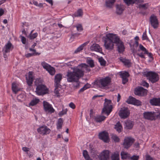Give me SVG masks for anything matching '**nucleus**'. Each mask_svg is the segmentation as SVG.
I'll return each mask as SVG.
<instances>
[{"label": "nucleus", "instance_id": "1", "mask_svg": "<svg viewBox=\"0 0 160 160\" xmlns=\"http://www.w3.org/2000/svg\"><path fill=\"white\" fill-rule=\"evenodd\" d=\"M71 68L75 73L76 74L75 75V77L78 78L83 77L85 71L89 72L91 70L89 66L84 63H82L77 67L72 68Z\"/></svg>", "mask_w": 160, "mask_h": 160}, {"label": "nucleus", "instance_id": "2", "mask_svg": "<svg viewBox=\"0 0 160 160\" xmlns=\"http://www.w3.org/2000/svg\"><path fill=\"white\" fill-rule=\"evenodd\" d=\"M116 37V34L109 33L106 35L104 44L106 49L112 50L113 49L114 43V41H115Z\"/></svg>", "mask_w": 160, "mask_h": 160}, {"label": "nucleus", "instance_id": "3", "mask_svg": "<svg viewBox=\"0 0 160 160\" xmlns=\"http://www.w3.org/2000/svg\"><path fill=\"white\" fill-rule=\"evenodd\" d=\"M75 74L74 72L68 71L67 72L66 74L67 81L69 82H75L73 84V87L76 89L78 88L79 87L80 82L79 81V79L82 77L79 78L75 77Z\"/></svg>", "mask_w": 160, "mask_h": 160}, {"label": "nucleus", "instance_id": "4", "mask_svg": "<svg viewBox=\"0 0 160 160\" xmlns=\"http://www.w3.org/2000/svg\"><path fill=\"white\" fill-rule=\"evenodd\" d=\"M41 82L40 79L37 78L35 82V85L37 86L36 92L39 95H42L48 93V90L46 86L39 84Z\"/></svg>", "mask_w": 160, "mask_h": 160}, {"label": "nucleus", "instance_id": "5", "mask_svg": "<svg viewBox=\"0 0 160 160\" xmlns=\"http://www.w3.org/2000/svg\"><path fill=\"white\" fill-rule=\"evenodd\" d=\"M111 81V78L109 77H106L96 81L94 83L98 87L103 88L110 85Z\"/></svg>", "mask_w": 160, "mask_h": 160}, {"label": "nucleus", "instance_id": "6", "mask_svg": "<svg viewBox=\"0 0 160 160\" xmlns=\"http://www.w3.org/2000/svg\"><path fill=\"white\" fill-rule=\"evenodd\" d=\"M112 102L111 100L107 99L106 98L105 99V102L104 107L102 110V113H105L108 115L109 113L112 111V106L111 105Z\"/></svg>", "mask_w": 160, "mask_h": 160}, {"label": "nucleus", "instance_id": "7", "mask_svg": "<svg viewBox=\"0 0 160 160\" xmlns=\"http://www.w3.org/2000/svg\"><path fill=\"white\" fill-rule=\"evenodd\" d=\"M114 43L116 44L117 50L118 53H122L125 50L124 43L117 35L115 41H114Z\"/></svg>", "mask_w": 160, "mask_h": 160}, {"label": "nucleus", "instance_id": "8", "mask_svg": "<svg viewBox=\"0 0 160 160\" xmlns=\"http://www.w3.org/2000/svg\"><path fill=\"white\" fill-rule=\"evenodd\" d=\"M146 76L149 81L153 83L158 81L159 79L158 75L154 72H149L147 73Z\"/></svg>", "mask_w": 160, "mask_h": 160}, {"label": "nucleus", "instance_id": "9", "mask_svg": "<svg viewBox=\"0 0 160 160\" xmlns=\"http://www.w3.org/2000/svg\"><path fill=\"white\" fill-rule=\"evenodd\" d=\"M134 141V139L130 137L125 138L123 143V147L124 148L127 149L129 148L132 145Z\"/></svg>", "mask_w": 160, "mask_h": 160}, {"label": "nucleus", "instance_id": "10", "mask_svg": "<svg viewBox=\"0 0 160 160\" xmlns=\"http://www.w3.org/2000/svg\"><path fill=\"white\" fill-rule=\"evenodd\" d=\"M118 114L121 118L125 119L129 116L130 111L127 108L124 107L121 108Z\"/></svg>", "mask_w": 160, "mask_h": 160}, {"label": "nucleus", "instance_id": "11", "mask_svg": "<svg viewBox=\"0 0 160 160\" xmlns=\"http://www.w3.org/2000/svg\"><path fill=\"white\" fill-rule=\"evenodd\" d=\"M156 116V113L154 112H146L143 113V117L145 119L151 120H154Z\"/></svg>", "mask_w": 160, "mask_h": 160}, {"label": "nucleus", "instance_id": "12", "mask_svg": "<svg viewBox=\"0 0 160 160\" xmlns=\"http://www.w3.org/2000/svg\"><path fill=\"white\" fill-rule=\"evenodd\" d=\"M43 106L44 110L46 112H47L50 113H52L54 112L55 110L52 107V105L48 102L44 101L43 102Z\"/></svg>", "mask_w": 160, "mask_h": 160}, {"label": "nucleus", "instance_id": "13", "mask_svg": "<svg viewBox=\"0 0 160 160\" xmlns=\"http://www.w3.org/2000/svg\"><path fill=\"white\" fill-rule=\"evenodd\" d=\"M147 90L143 88L140 87L135 88L134 94L139 96H144L147 94Z\"/></svg>", "mask_w": 160, "mask_h": 160}, {"label": "nucleus", "instance_id": "14", "mask_svg": "<svg viewBox=\"0 0 160 160\" xmlns=\"http://www.w3.org/2000/svg\"><path fill=\"white\" fill-rule=\"evenodd\" d=\"M110 151L108 150H104L99 155L100 160H110Z\"/></svg>", "mask_w": 160, "mask_h": 160}, {"label": "nucleus", "instance_id": "15", "mask_svg": "<svg viewBox=\"0 0 160 160\" xmlns=\"http://www.w3.org/2000/svg\"><path fill=\"white\" fill-rule=\"evenodd\" d=\"M150 21L151 26L155 29L157 28L158 27L159 23L157 17L152 15L150 18Z\"/></svg>", "mask_w": 160, "mask_h": 160}, {"label": "nucleus", "instance_id": "16", "mask_svg": "<svg viewBox=\"0 0 160 160\" xmlns=\"http://www.w3.org/2000/svg\"><path fill=\"white\" fill-rule=\"evenodd\" d=\"M37 131L40 134L45 135L49 134L51 130L46 126H42L37 129Z\"/></svg>", "mask_w": 160, "mask_h": 160}, {"label": "nucleus", "instance_id": "17", "mask_svg": "<svg viewBox=\"0 0 160 160\" xmlns=\"http://www.w3.org/2000/svg\"><path fill=\"white\" fill-rule=\"evenodd\" d=\"M128 104H133L137 106H139L141 105V102L138 100L130 96L126 101Z\"/></svg>", "mask_w": 160, "mask_h": 160}, {"label": "nucleus", "instance_id": "18", "mask_svg": "<svg viewBox=\"0 0 160 160\" xmlns=\"http://www.w3.org/2000/svg\"><path fill=\"white\" fill-rule=\"evenodd\" d=\"M99 138L100 139L105 142H107L108 139V134L106 131H103L99 134Z\"/></svg>", "mask_w": 160, "mask_h": 160}, {"label": "nucleus", "instance_id": "19", "mask_svg": "<svg viewBox=\"0 0 160 160\" xmlns=\"http://www.w3.org/2000/svg\"><path fill=\"white\" fill-rule=\"evenodd\" d=\"M90 49L91 51H95L100 53H102V50L100 46L98 44L94 43L91 45Z\"/></svg>", "mask_w": 160, "mask_h": 160}, {"label": "nucleus", "instance_id": "20", "mask_svg": "<svg viewBox=\"0 0 160 160\" xmlns=\"http://www.w3.org/2000/svg\"><path fill=\"white\" fill-rule=\"evenodd\" d=\"M62 78V75L60 74H57L55 76V85L56 87H60V81Z\"/></svg>", "mask_w": 160, "mask_h": 160}, {"label": "nucleus", "instance_id": "21", "mask_svg": "<svg viewBox=\"0 0 160 160\" xmlns=\"http://www.w3.org/2000/svg\"><path fill=\"white\" fill-rule=\"evenodd\" d=\"M149 102L152 105L160 106V98H153L150 100Z\"/></svg>", "mask_w": 160, "mask_h": 160}, {"label": "nucleus", "instance_id": "22", "mask_svg": "<svg viewBox=\"0 0 160 160\" xmlns=\"http://www.w3.org/2000/svg\"><path fill=\"white\" fill-rule=\"evenodd\" d=\"M27 82L28 85L29 86H31L32 83L33 81V78L32 77V72H28V76L26 77Z\"/></svg>", "mask_w": 160, "mask_h": 160}, {"label": "nucleus", "instance_id": "23", "mask_svg": "<svg viewBox=\"0 0 160 160\" xmlns=\"http://www.w3.org/2000/svg\"><path fill=\"white\" fill-rule=\"evenodd\" d=\"M125 124L127 129H131L133 127L134 122L131 120H126L125 121Z\"/></svg>", "mask_w": 160, "mask_h": 160}, {"label": "nucleus", "instance_id": "24", "mask_svg": "<svg viewBox=\"0 0 160 160\" xmlns=\"http://www.w3.org/2000/svg\"><path fill=\"white\" fill-rule=\"evenodd\" d=\"M124 9V6L122 5H116V12L118 14H121Z\"/></svg>", "mask_w": 160, "mask_h": 160}, {"label": "nucleus", "instance_id": "25", "mask_svg": "<svg viewBox=\"0 0 160 160\" xmlns=\"http://www.w3.org/2000/svg\"><path fill=\"white\" fill-rule=\"evenodd\" d=\"M119 59L120 61L122 62L125 66H127L128 67L131 66V62L129 60L123 58L122 57H120Z\"/></svg>", "mask_w": 160, "mask_h": 160}, {"label": "nucleus", "instance_id": "26", "mask_svg": "<svg viewBox=\"0 0 160 160\" xmlns=\"http://www.w3.org/2000/svg\"><path fill=\"white\" fill-rule=\"evenodd\" d=\"M121 158L122 159L129 158L130 157V154L124 151L121 152Z\"/></svg>", "mask_w": 160, "mask_h": 160}, {"label": "nucleus", "instance_id": "27", "mask_svg": "<svg viewBox=\"0 0 160 160\" xmlns=\"http://www.w3.org/2000/svg\"><path fill=\"white\" fill-rule=\"evenodd\" d=\"M111 158L112 160H119V153L118 152H114L112 155Z\"/></svg>", "mask_w": 160, "mask_h": 160}, {"label": "nucleus", "instance_id": "28", "mask_svg": "<svg viewBox=\"0 0 160 160\" xmlns=\"http://www.w3.org/2000/svg\"><path fill=\"white\" fill-rule=\"evenodd\" d=\"M106 117L104 116L97 115L94 118L95 121L97 122H101L104 120Z\"/></svg>", "mask_w": 160, "mask_h": 160}, {"label": "nucleus", "instance_id": "29", "mask_svg": "<svg viewBox=\"0 0 160 160\" xmlns=\"http://www.w3.org/2000/svg\"><path fill=\"white\" fill-rule=\"evenodd\" d=\"M115 128L118 132H121L122 127L119 122H118L115 125Z\"/></svg>", "mask_w": 160, "mask_h": 160}, {"label": "nucleus", "instance_id": "30", "mask_svg": "<svg viewBox=\"0 0 160 160\" xmlns=\"http://www.w3.org/2000/svg\"><path fill=\"white\" fill-rule=\"evenodd\" d=\"M63 123V120L62 118H59L57 124V129H60L62 128V125Z\"/></svg>", "mask_w": 160, "mask_h": 160}, {"label": "nucleus", "instance_id": "31", "mask_svg": "<svg viewBox=\"0 0 160 160\" xmlns=\"http://www.w3.org/2000/svg\"><path fill=\"white\" fill-rule=\"evenodd\" d=\"M115 0H108L106 2V5L107 7H111L113 5Z\"/></svg>", "mask_w": 160, "mask_h": 160}, {"label": "nucleus", "instance_id": "32", "mask_svg": "<svg viewBox=\"0 0 160 160\" xmlns=\"http://www.w3.org/2000/svg\"><path fill=\"white\" fill-rule=\"evenodd\" d=\"M12 44L10 42H8V43L5 45L3 49L10 52V49L12 47Z\"/></svg>", "mask_w": 160, "mask_h": 160}, {"label": "nucleus", "instance_id": "33", "mask_svg": "<svg viewBox=\"0 0 160 160\" xmlns=\"http://www.w3.org/2000/svg\"><path fill=\"white\" fill-rule=\"evenodd\" d=\"M12 88L13 92L15 93H16L19 90L16 84L15 83H12Z\"/></svg>", "mask_w": 160, "mask_h": 160}, {"label": "nucleus", "instance_id": "34", "mask_svg": "<svg viewBox=\"0 0 160 160\" xmlns=\"http://www.w3.org/2000/svg\"><path fill=\"white\" fill-rule=\"evenodd\" d=\"M39 101L38 99L35 98L32 99L30 102L29 105L30 106H33L37 104Z\"/></svg>", "mask_w": 160, "mask_h": 160}, {"label": "nucleus", "instance_id": "35", "mask_svg": "<svg viewBox=\"0 0 160 160\" xmlns=\"http://www.w3.org/2000/svg\"><path fill=\"white\" fill-rule=\"evenodd\" d=\"M33 32V30H32L31 32L29 35L28 37V38H29L30 39H33L35 38L38 36V33L36 32L33 34H32Z\"/></svg>", "mask_w": 160, "mask_h": 160}, {"label": "nucleus", "instance_id": "36", "mask_svg": "<svg viewBox=\"0 0 160 160\" xmlns=\"http://www.w3.org/2000/svg\"><path fill=\"white\" fill-rule=\"evenodd\" d=\"M49 73L52 75H53L55 73V70L54 68L50 66L49 68L47 70Z\"/></svg>", "mask_w": 160, "mask_h": 160}, {"label": "nucleus", "instance_id": "37", "mask_svg": "<svg viewBox=\"0 0 160 160\" xmlns=\"http://www.w3.org/2000/svg\"><path fill=\"white\" fill-rule=\"evenodd\" d=\"M120 75L122 79L128 78L129 76V74L128 72H124L121 73Z\"/></svg>", "mask_w": 160, "mask_h": 160}, {"label": "nucleus", "instance_id": "38", "mask_svg": "<svg viewBox=\"0 0 160 160\" xmlns=\"http://www.w3.org/2000/svg\"><path fill=\"white\" fill-rule=\"evenodd\" d=\"M98 59L101 65L102 66H104L105 65L106 62L102 57H101L100 58H99Z\"/></svg>", "mask_w": 160, "mask_h": 160}, {"label": "nucleus", "instance_id": "39", "mask_svg": "<svg viewBox=\"0 0 160 160\" xmlns=\"http://www.w3.org/2000/svg\"><path fill=\"white\" fill-rule=\"evenodd\" d=\"M73 28H76L78 31L81 32L83 30V28L81 24H78L76 26H73Z\"/></svg>", "mask_w": 160, "mask_h": 160}, {"label": "nucleus", "instance_id": "40", "mask_svg": "<svg viewBox=\"0 0 160 160\" xmlns=\"http://www.w3.org/2000/svg\"><path fill=\"white\" fill-rule=\"evenodd\" d=\"M83 15V12L82 10L79 9L78 10L75 15V16L77 17L82 16Z\"/></svg>", "mask_w": 160, "mask_h": 160}, {"label": "nucleus", "instance_id": "41", "mask_svg": "<svg viewBox=\"0 0 160 160\" xmlns=\"http://www.w3.org/2000/svg\"><path fill=\"white\" fill-rule=\"evenodd\" d=\"M83 156L86 160L87 159H89L90 158V157L88 154V153L86 150H84L83 151Z\"/></svg>", "mask_w": 160, "mask_h": 160}, {"label": "nucleus", "instance_id": "42", "mask_svg": "<svg viewBox=\"0 0 160 160\" xmlns=\"http://www.w3.org/2000/svg\"><path fill=\"white\" fill-rule=\"evenodd\" d=\"M87 63L89 65L91 68H93L94 67V62L92 59H89L87 60Z\"/></svg>", "mask_w": 160, "mask_h": 160}, {"label": "nucleus", "instance_id": "43", "mask_svg": "<svg viewBox=\"0 0 160 160\" xmlns=\"http://www.w3.org/2000/svg\"><path fill=\"white\" fill-rule=\"evenodd\" d=\"M124 2L128 6L134 3L133 0H123Z\"/></svg>", "mask_w": 160, "mask_h": 160}, {"label": "nucleus", "instance_id": "44", "mask_svg": "<svg viewBox=\"0 0 160 160\" xmlns=\"http://www.w3.org/2000/svg\"><path fill=\"white\" fill-rule=\"evenodd\" d=\"M89 85L88 84H85L82 88L80 89L79 91V93H80L83 92L85 90L89 88Z\"/></svg>", "mask_w": 160, "mask_h": 160}, {"label": "nucleus", "instance_id": "45", "mask_svg": "<svg viewBox=\"0 0 160 160\" xmlns=\"http://www.w3.org/2000/svg\"><path fill=\"white\" fill-rule=\"evenodd\" d=\"M67 109H63L62 111L59 112L58 113V115L59 116L61 117L62 115L66 114L67 113Z\"/></svg>", "mask_w": 160, "mask_h": 160}, {"label": "nucleus", "instance_id": "46", "mask_svg": "<svg viewBox=\"0 0 160 160\" xmlns=\"http://www.w3.org/2000/svg\"><path fill=\"white\" fill-rule=\"evenodd\" d=\"M41 64L42 66L46 70L49 68V67L50 66V65L47 63L45 62H43Z\"/></svg>", "mask_w": 160, "mask_h": 160}, {"label": "nucleus", "instance_id": "47", "mask_svg": "<svg viewBox=\"0 0 160 160\" xmlns=\"http://www.w3.org/2000/svg\"><path fill=\"white\" fill-rule=\"evenodd\" d=\"M3 53L4 58H6L9 55V51H7L6 50L2 49Z\"/></svg>", "mask_w": 160, "mask_h": 160}, {"label": "nucleus", "instance_id": "48", "mask_svg": "<svg viewBox=\"0 0 160 160\" xmlns=\"http://www.w3.org/2000/svg\"><path fill=\"white\" fill-rule=\"evenodd\" d=\"M139 48L141 50L144 52V54L147 52L146 49L141 44L139 45Z\"/></svg>", "mask_w": 160, "mask_h": 160}, {"label": "nucleus", "instance_id": "49", "mask_svg": "<svg viewBox=\"0 0 160 160\" xmlns=\"http://www.w3.org/2000/svg\"><path fill=\"white\" fill-rule=\"evenodd\" d=\"M142 39L143 40H147L148 39V38L146 34V31H145L143 33L142 36Z\"/></svg>", "mask_w": 160, "mask_h": 160}, {"label": "nucleus", "instance_id": "50", "mask_svg": "<svg viewBox=\"0 0 160 160\" xmlns=\"http://www.w3.org/2000/svg\"><path fill=\"white\" fill-rule=\"evenodd\" d=\"M112 138L115 142H119V139L118 137L116 135H113L112 136Z\"/></svg>", "mask_w": 160, "mask_h": 160}, {"label": "nucleus", "instance_id": "51", "mask_svg": "<svg viewBox=\"0 0 160 160\" xmlns=\"http://www.w3.org/2000/svg\"><path fill=\"white\" fill-rule=\"evenodd\" d=\"M147 4H139L138 5V7L140 8H142L146 9L147 8Z\"/></svg>", "mask_w": 160, "mask_h": 160}, {"label": "nucleus", "instance_id": "52", "mask_svg": "<svg viewBox=\"0 0 160 160\" xmlns=\"http://www.w3.org/2000/svg\"><path fill=\"white\" fill-rule=\"evenodd\" d=\"M141 85L147 88L149 87L148 83L144 81H142L141 82Z\"/></svg>", "mask_w": 160, "mask_h": 160}, {"label": "nucleus", "instance_id": "53", "mask_svg": "<svg viewBox=\"0 0 160 160\" xmlns=\"http://www.w3.org/2000/svg\"><path fill=\"white\" fill-rule=\"evenodd\" d=\"M83 49V48H82V46H80L78 47L76 50L74 51V53H77L78 52H80Z\"/></svg>", "mask_w": 160, "mask_h": 160}, {"label": "nucleus", "instance_id": "54", "mask_svg": "<svg viewBox=\"0 0 160 160\" xmlns=\"http://www.w3.org/2000/svg\"><path fill=\"white\" fill-rule=\"evenodd\" d=\"M138 156L133 155L132 157H131V159L133 160H138L139 159Z\"/></svg>", "mask_w": 160, "mask_h": 160}, {"label": "nucleus", "instance_id": "55", "mask_svg": "<svg viewBox=\"0 0 160 160\" xmlns=\"http://www.w3.org/2000/svg\"><path fill=\"white\" fill-rule=\"evenodd\" d=\"M80 35V33H72L71 35V38H74L75 37H78Z\"/></svg>", "mask_w": 160, "mask_h": 160}, {"label": "nucleus", "instance_id": "56", "mask_svg": "<svg viewBox=\"0 0 160 160\" xmlns=\"http://www.w3.org/2000/svg\"><path fill=\"white\" fill-rule=\"evenodd\" d=\"M69 106L71 108L73 109H74L76 107V106L74 104L73 102H71L69 104Z\"/></svg>", "mask_w": 160, "mask_h": 160}, {"label": "nucleus", "instance_id": "57", "mask_svg": "<svg viewBox=\"0 0 160 160\" xmlns=\"http://www.w3.org/2000/svg\"><path fill=\"white\" fill-rule=\"evenodd\" d=\"M21 41L23 44H25L26 42V38L23 36H21Z\"/></svg>", "mask_w": 160, "mask_h": 160}, {"label": "nucleus", "instance_id": "58", "mask_svg": "<svg viewBox=\"0 0 160 160\" xmlns=\"http://www.w3.org/2000/svg\"><path fill=\"white\" fill-rule=\"evenodd\" d=\"M134 2V3L138 4L139 3H141L143 2V0H133Z\"/></svg>", "mask_w": 160, "mask_h": 160}, {"label": "nucleus", "instance_id": "59", "mask_svg": "<svg viewBox=\"0 0 160 160\" xmlns=\"http://www.w3.org/2000/svg\"><path fill=\"white\" fill-rule=\"evenodd\" d=\"M146 160H153V159L150 155H146Z\"/></svg>", "mask_w": 160, "mask_h": 160}, {"label": "nucleus", "instance_id": "60", "mask_svg": "<svg viewBox=\"0 0 160 160\" xmlns=\"http://www.w3.org/2000/svg\"><path fill=\"white\" fill-rule=\"evenodd\" d=\"M137 55L139 56L140 57H141L142 58H144L145 57L144 56V55L142 52L140 53H138L137 54Z\"/></svg>", "mask_w": 160, "mask_h": 160}, {"label": "nucleus", "instance_id": "61", "mask_svg": "<svg viewBox=\"0 0 160 160\" xmlns=\"http://www.w3.org/2000/svg\"><path fill=\"white\" fill-rule=\"evenodd\" d=\"M55 89H54V92L56 94H58L59 93V91L58 90V88L59 87H56V86H55Z\"/></svg>", "mask_w": 160, "mask_h": 160}, {"label": "nucleus", "instance_id": "62", "mask_svg": "<svg viewBox=\"0 0 160 160\" xmlns=\"http://www.w3.org/2000/svg\"><path fill=\"white\" fill-rule=\"evenodd\" d=\"M128 81V78H124L122 79V83L123 84H125V83Z\"/></svg>", "mask_w": 160, "mask_h": 160}, {"label": "nucleus", "instance_id": "63", "mask_svg": "<svg viewBox=\"0 0 160 160\" xmlns=\"http://www.w3.org/2000/svg\"><path fill=\"white\" fill-rule=\"evenodd\" d=\"M34 55V53H28L25 55V56L27 58H29Z\"/></svg>", "mask_w": 160, "mask_h": 160}, {"label": "nucleus", "instance_id": "64", "mask_svg": "<svg viewBox=\"0 0 160 160\" xmlns=\"http://www.w3.org/2000/svg\"><path fill=\"white\" fill-rule=\"evenodd\" d=\"M29 148L26 147H23L22 150L24 152H27L29 151Z\"/></svg>", "mask_w": 160, "mask_h": 160}]
</instances>
